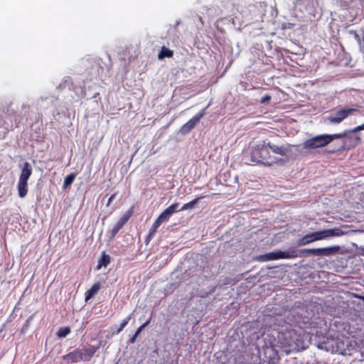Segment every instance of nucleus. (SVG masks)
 <instances>
[{
  "mask_svg": "<svg viewBox=\"0 0 364 364\" xmlns=\"http://www.w3.org/2000/svg\"><path fill=\"white\" fill-rule=\"evenodd\" d=\"M144 330L141 326L136 329L134 334L129 338L128 343L133 344L136 342L137 337L139 336L141 332Z\"/></svg>",
  "mask_w": 364,
  "mask_h": 364,
  "instance_id": "24",
  "label": "nucleus"
},
{
  "mask_svg": "<svg viewBox=\"0 0 364 364\" xmlns=\"http://www.w3.org/2000/svg\"><path fill=\"white\" fill-rule=\"evenodd\" d=\"M272 97L269 95H265L264 97H262L260 100L261 104H267L271 100Z\"/></svg>",
  "mask_w": 364,
  "mask_h": 364,
  "instance_id": "26",
  "label": "nucleus"
},
{
  "mask_svg": "<svg viewBox=\"0 0 364 364\" xmlns=\"http://www.w3.org/2000/svg\"><path fill=\"white\" fill-rule=\"evenodd\" d=\"M32 174V168L28 162H25L21 171L17 184L18 193L20 198H24L28 193V180Z\"/></svg>",
  "mask_w": 364,
  "mask_h": 364,
  "instance_id": "4",
  "label": "nucleus"
},
{
  "mask_svg": "<svg viewBox=\"0 0 364 364\" xmlns=\"http://www.w3.org/2000/svg\"><path fill=\"white\" fill-rule=\"evenodd\" d=\"M357 298H359L360 299H361L363 301H364V296H356Z\"/></svg>",
  "mask_w": 364,
  "mask_h": 364,
  "instance_id": "34",
  "label": "nucleus"
},
{
  "mask_svg": "<svg viewBox=\"0 0 364 364\" xmlns=\"http://www.w3.org/2000/svg\"><path fill=\"white\" fill-rule=\"evenodd\" d=\"M179 206V203H173L171 204V205H169L168 208H166V209L171 213V215H172L174 213L176 212H178L180 211L178 208Z\"/></svg>",
  "mask_w": 364,
  "mask_h": 364,
  "instance_id": "25",
  "label": "nucleus"
},
{
  "mask_svg": "<svg viewBox=\"0 0 364 364\" xmlns=\"http://www.w3.org/2000/svg\"><path fill=\"white\" fill-rule=\"evenodd\" d=\"M355 38L358 40V41H360V36L358 33H355Z\"/></svg>",
  "mask_w": 364,
  "mask_h": 364,
  "instance_id": "33",
  "label": "nucleus"
},
{
  "mask_svg": "<svg viewBox=\"0 0 364 364\" xmlns=\"http://www.w3.org/2000/svg\"><path fill=\"white\" fill-rule=\"evenodd\" d=\"M101 288L100 282L95 283L92 287L85 292V301H87L96 295Z\"/></svg>",
  "mask_w": 364,
  "mask_h": 364,
  "instance_id": "12",
  "label": "nucleus"
},
{
  "mask_svg": "<svg viewBox=\"0 0 364 364\" xmlns=\"http://www.w3.org/2000/svg\"><path fill=\"white\" fill-rule=\"evenodd\" d=\"M4 119L9 122L12 123V129L14 127H17L19 123L18 116L16 112H12L10 114H6L4 116Z\"/></svg>",
  "mask_w": 364,
  "mask_h": 364,
  "instance_id": "13",
  "label": "nucleus"
},
{
  "mask_svg": "<svg viewBox=\"0 0 364 364\" xmlns=\"http://www.w3.org/2000/svg\"><path fill=\"white\" fill-rule=\"evenodd\" d=\"M283 259H293L300 257L299 250L289 249L288 251H282Z\"/></svg>",
  "mask_w": 364,
  "mask_h": 364,
  "instance_id": "14",
  "label": "nucleus"
},
{
  "mask_svg": "<svg viewBox=\"0 0 364 364\" xmlns=\"http://www.w3.org/2000/svg\"><path fill=\"white\" fill-rule=\"evenodd\" d=\"M0 129H3L5 132H3V136H5V134L8 132L10 129H12V123L9 122L7 120L4 119V116L0 114Z\"/></svg>",
  "mask_w": 364,
  "mask_h": 364,
  "instance_id": "17",
  "label": "nucleus"
},
{
  "mask_svg": "<svg viewBox=\"0 0 364 364\" xmlns=\"http://www.w3.org/2000/svg\"><path fill=\"white\" fill-rule=\"evenodd\" d=\"M134 213V206H132L128 210H127L124 215L119 219L116 224L113 226L112 229L109 232V237L113 238L117 234V232L123 228V226L127 223L129 218Z\"/></svg>",
  "mask_w": 364,
  "mask_h": 364,
  "instance_id": "8",
  "label": "nucleus"
},
{
  "mask_svg": "<svg viewBox=\"0 0 364 364\" xmlns=\"http://www.w3.org/2000/svg\"><path fill=\"white\" fill-rule=\"evenodd\" d=\"M131 318H132V314H129L126 318H124L122 320V323H120V326L116 331H114L112 334L113 335L119 334L124 328V327L128 324V323L131 320Z\"/></svg>",
  "mask_w": 364,
  "mask_h": 364,
  "instance_id": "19",
  "label": "nucleus"
},
{
  "mask_svg": "<svg viewBox=\"0 0 364 364\" xmlns=\"http://www.w3.org/2000/svg\"><path fill=\"white\" fill-rule=\"evenodd\" d=\"M364 130V123L359 125L353 129V132H358L359 131Z\"/></svg>",
  "mask_w": 364,
  "mask_h": 364,
  "instance_id": "29",
  "label": "nucleus"
},
{
  "mask_svg": "<svg viewBox=\"0 0 364 364\" xmlns=\"http://www.w3.org/2000/svg\"><path fill=\"white\" fill-rule=\"evenodd\" d=\"M171 213L166 210L165 209L159 216H158V219L163 223L164 222H166L169 220V218H171Z\"/></svg>",
  "mask_w": 364,
  "mask_h": 364,
  "instance_id": "23",
  "label": "nucleus"
},
{
  "mask_svg": "<svg viewBox=\"0 0 364 364\" xmlns=\"http://www.w3.org/2000/svg\"><path fill=\"white\" fill-rule=\"evenodd\" d=\"M205 109L201 110L196 115H195L193 118L188 120L186 124H184L181 128V132L183 134H186L189 133L199 122L200 119L205 115Z\"/></svg>",
  "mask_w": 364,
  "mask_h": 364,
  "instance_id": "9",
  "label": "nucleus"
},
{
  "mask_svg": "<svg viewBox=\"0 0 364 364\" xmlns=\"http://www.w3.org/2000/svg\"><path fill=\"white\" fill-rule=\"evenodd\" d=\"M109 255L103 252L98 262V268H100L102 266L106 267L109 264Z\"/></svg>",
  "mask_w": 364,
  "mask_h": 364,
  "instance_id": "18",
  "label": "nucleus"
},
{
  "mask_svg": "<svg viewBox=\"0 0 364 364\" xmlns=\"http://www.w3.org/2000/svg\"><path fill=\"white\" fill-rule=\"evenodd\" d=\"M232 23L233 25H235L234 18H232Z\"/></svg>",
  "mask_w": 364,
  "mask_h": 364,
  "instance_id": "35",
  "label": "nucleus"
},
{
  "mask_svg": "<svg viewBox=\"0 0 364 364\" xmlns=\"http://www.w3.org/2000/svg\"><path fill=\"white\" fill-rule=\"evenodd\" d=\"M340 250L339 246L321 247L315 249H303L299 250L300 257L304 255L316 256H329L336 254Z\"/></svg>",
  "mask_w": 364,
  "mask_h": 364,
  "instance_id": "5",
  "label": "nucleus"
},
{
  "mask_svg": "<svg viewBox=\"0 0 364 364\" xmlns=\"http://www.w3.org/2000/svg\"><path fill=\"white\" fill-rule=\"evenodd\" d=\"M98 347L90 346L88 348H77L69 353L64 355L63 359L68 363H78L89 361L96 353Z\"/></svg>",
  "mask_w": 364,
  "mask_h": 364,
  "instance_id": "3",
  "label": "nucleus"
},
{
  "mask_svg": "<svg viewBox=\"0 0 364 364\" xmlns=\"http://www.w3.org/2000/svg\"><path fill=\"white\" fill-rule=\"evenodd\" d=\"M300 1H301V0H296V4H299V2Z\"/></svg>",
  "mask_w": 364,
  "mask_h": 364,
  "instance_id": "36",
  "label": "nucleus"
},
{
  "mask_svg": "<svg viewBox=\"0 0 364 364\" xmlns=\"http://www.w3.org/2000/svg\"><path fill=\"white\" fill-rule=\"evenodd\" d=\"M157 230L156 228H154L153 226H151L149 229V234H150L151 235H153L154 236L156 232H157Z\"/></svg>",
  "mask_w": 364,
  "mask_h": 364,
  "instance_id": "28",
  "label": "nucleus"
},
{
  "mask_svg": "<svg viewBox=\"0 0 364 364\" xmlns=\"http://www.w3.org/2000/svg\"><path fill=\"white\" fill-rule=\"evenodd\" d=\"M75 177H76V173H72L68 175L65 178V180H64L63 188H66L67 187L70 186L73 183V182L74 181Z\"/></svg>",
  "mask_w": 364,
  "mask_h": 364,
  "instance_id": "21",
  "label": "nucleus"
},
{
  "mask_svg": "<svg viewBox=\"0 0 364 364\" xmlns=\"http://www.w3.org/2000/svg\"><path fill=\"white\" fill-rule=\"evenodd\" d=\"M328 144V141L326 139V134H321L306 140L303 143V149L309 151L324 147Z\"/></svg>",
  "mask_w": 364,
  "mask_h": 364,
  "instance_id": "6",
  "label": "nucleus"
},
{
  "mask_svg": "<svg viewBox=\"0 0 364 364\" xmlns=\"http://www.w3.org/2000/svg\"><path fill=\"white\" fill-rule=\"evenodd\" d=\"M173 51L167 48L166 46H162L160 52L158 54V58L163 60L165 58H172Z\"/></svg>",
  "mask_w": 364,
  "mask_h": 364,
  "instance_id": "16",
  "label": "nucleus"
},
{
  "mask_svg": "<svg viewBox=\"0 0 364 364\" xmlns=\"http://www.w3.org/2000/svg\"><path fill=\"white\" fill-rule=\"evenodd\" d=\"M355 111L356 109L353 108L342 109L337 111L334 117H331L328 119L331 122L338 124L341 122L343 119L347 118L350 114Z\"/></svg>",
  "mask_w": 364,
  "mask_h": 364,
  "instance_id": "10",
  "label": "nucleus"
},
{
  "mask_svg": "<svg viewBox=\"0 0 364 364\" xmlns=\"http://www.w3.org/2000/svg\"><path fill=\"white\" fill-rule=\"evenodd\" d=\"M153 237H154L153 235L148 234V235L146 236V237L145 239L146 244H148L152 240Z\"/></svg>",
  "mask_w": 364,
  "mask_h": 364,
  "instance_id": "31",
  "label": "nucleus"
},
{
  "mask_svg": "<svg viewBox=\"0 0 364 364\" xmlns=\"http://www.w3.org/2000/svg\"><path fill=\"white\" fill-rule=\"evenodd\" d=\"M70 328L68 326L66 327H60L56 334L59 338H65L70 333Z\"/></svg>",
  "mask_w": 364,
  "mask_h": 364,
  "instance_id": "22",
  "label": "nucleus"
},
{
  "mask_svg": "<svg viewBox=\"0 0 364 364\" xmlns=\"http://www.w3.org/2000/svg\"><path fill=\"white\" fill-rule=\"evenodd\" d=\"M346 136V131L342 133L333 134H326V139H328V144L333 141L334 139H344Z\"/></svg>",
  "mask_w": 364,
  "mask_h": 364,
  "instance_id": "20",
  "label": "nucleus"
},
{
  "mask_svg": "<svg viewBox=\"0 0 364 364\" xmlns=\"http://www.w3.org/2000/svg\"><path fill=\"white\" fill-rule=\"evenodd\" d=\"M343 234V232L340 228L327 229L316 231L307 234L300 238L297 241V245L299 246H303L314 241L321 240L330 237L341 236Z\"/></svg>",
  "mask_w": 364,
  "mask_h": 364,
  "instance_id": "2",
  "label": "nucleus"
},
{
  "mask_svg": "<svg viewBox=\"0 0 364 364\" xmlns=\"http://www.w3.org/2000/svg\"><path fill=\"white\" fill-rule=\"evenodd\" d=\"M161 224L162 223L158 218H156L151 226L158 229Z\"/></svg>",
  "mask_w": 364,
  "mask_h": 364,
  "instance_id": "27",
  "label": "nucleus"
},
{
  "mask_svg": "<svg viewBox=\"0 0 364 364\" xmlns=\"http://www.w3.org/2000/svg\"><path fill=\"white\" fill-rule=\"evenodd\" d=\"M262 261H271L279 259H283L282 255V250H277L269 253H266L260 256Z\"/></svg>",
  "mask_w": 364,
  "mask_h": 364,
  "instance_id": "11",
  "label": "nucleus"
},
{
  "mask_svg": "<svg viewBox=\"0 0 364 364\" xmlns=\"http://www.w3.org/2000/svg\"><path fill=\"white\" fill-rule=\"evenodd\" d=\"M292 145L287 144L277 146L270 141H262L252 147L250 151L251 160L253 162L262 164L267 166L273 164H282L284 161L270 154L271 150L274 154L288 157L291 153Z\"/></svg>",
  "mask_w": 364,
  "mask_h": 364,
  "instance_id": "1",
  "label": "nucleus"
},
{
  "mask_svg": "<svg viewBox=\"0 0 364 364\" xmlns=\"http://www.w3.org/2000/svg\"><path fill=\"white\" fill-rule=\"evenodd\" d=\"M361 141V138L353 129L346 130V136L343 140V146L346 149H353Z\"/></svg>",
  "mask_w": 364,
  "mask_h": 364,
  "instance_id": "7",
  "label": "nucleus"
},
{
  "mask_svg": "<svg viewBox=\"0 0 364 364\" xmlns=\"http://www.w3.org/2000/svg\"><path fill=\"white\" fill-rule=\"evenodd\" d=\"M117 196V193H113L110 197L108 199V201H107V205H109V204L111 203V202Z\"/></svg>",
  "mask_w": 364,
  "mask_h": 364,
  "instance_id": "30",
  "label": "nucleus"
},
{
  "mask_svg": "<svg viewBox=\"0 0 364 364\" xmlns=\"http://www.w3.org/2000/svg\"><path fill=\"white\" fill-rule=\"evenodd\" d=\"M151 321V317H150L149 319L147 320L144 323L141 325V326L143 327V328L144 329L146 326H149V324L150 323Z\"/></svg>",
  "mask_w": 364,
  "mask_h": 364,
  "instance_id": "32",
  "label": "nucleus"
},
{
  "mask_svg": "<svg viewBox=\"0 0 364 364\" xmlns=\"http://www.w3.org/2000/svg\"><path fill=\"white\" fill-rule=\"evenodd\" d=\"M205 196H198L196 198H194L193 200H192L191 201L187 203H185L181 209H179V210H191V209H193L194 208V206L199 202L200 200L204 198Z\"/></svg>",
  "mask_w": 364,
  "mask_h": 364,
  "instance_id": "15",
  "label": "nucleus"
}]
</instances>
